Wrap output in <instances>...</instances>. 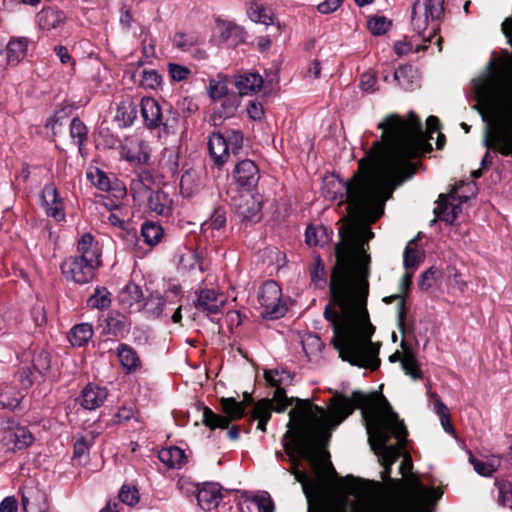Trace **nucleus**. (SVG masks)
<instances>
[{"mask_svg": "<svg viewBox=\"0 0 512 512\" xmlns=\"http://www.w3.org/2000/svg\"><path fill=\"white\" fill-rule=\"evenodd\" d=\"M119 302L126 308L139 304L143 294L141 288L135 283H128L119 293Z\"/></svg>", "mask_w": 512, "mask_h": 512, "instance_id": "38", "label": "nucleus"}, {"mask_svg": "<svg viewBox=\"0 0 512 512\" xmlns=\"http://www.w3.org/2000/svg\"><path fill=\"white\" fill-rule=\"evenodd\" d=\"M380 140L372 143L358 161L353 177L337 184L344 189L340 202L348 204L352 217L376 222L384 213L386 201L394 190L411 179L417 171L414 159L432 151L420 119L410 112L408 118L388 115L378 124Z\"/></svg>", "mask_w": 512, "mask_h": 512, "instance_id": "3", "label": "nucleus"}, {"mask_svg": "<svg viewBox=\"0 0 512 512\" xmlns=\"http://www.w3.org/2000/svg\"><path fill=\"white\" fill-rule=\"evenodd\" d=\"M70 136L73 140H76L79 152L83 154V144L87 139V127L79 118L72 119L70 124Z\"/></svg>", "mask_w": 512, "mask_h": 512, "instance_id": "42", "label": "nucleus"}, {"mask_svg": "<svg viewBox=\"0 0 512 512\" xmlns=\"http://www.w3.org/2000/svg\"><path fill=\"white\" fill-rule=\"evenodd\" d=\"M111 304V293L105 287H97L88 298L87 305L99 310L106 309Z\"/></svg>", "mask_w": 512, "mask_h": 512, "instance_id": "40", "label": "nucleus"}, {"mask_svg": "<svg viewBox=\"0 0 512 512\" xmlns=\"http://www.w3.org/2000/svg\"><path fill=\"white\" fill-rule=\"evenodd\" d=\"M495 486L498 489V504L512 508V484L507 480H496Z\"/></svg>", "mask_w": 512, "mask_h": 512, "instance_id": "44", "label": "nucleus"}, {"mask_svg": "<svg viewBox=\"0 0 512 512\" xmlns=\"http://www.w3.org/2000/svg\"><path fill=\"white\" fill-rule=\"evenodd\" d=\"M445 0H417L412 7L411 23L424 42L436 37Z\"/></svg>", "mask_w": 512, "mask_h": 512, "instance_id": "7", "label": "nucleus"}, {"mask_svg": "<svg viewBox=\"0 0 512 512\" xmlns=\"http://www.w3.org/2000/svg\"><path fill=\"white\" fill-rule=\"evenodd\" d=\"M435 274L436 270L432 267L422 273L418 282L420 289L428 290L430 287H432L435 281Z\"/></svg>", "mask_w": 512, "mask_h": 512, "instance_id": "63", "label": "nucleus"}, {"mask_svg": "<svg viewBox=\"0 0 512 512\" xmlns=\"http://www.w3.org/2000/svg\"><path fill=\"white\" fill-rule=\"evenodd\" d=\"M177 487L183 494H185L187 496L192 495V494L197 495L198 490L200 489V487H198V485H196L184 478H180L178 480Z\"/></svg>", "mask_w": 512, "mask_h": 512, "instance_id": "64", "label": "nucleus"}, {"mask_svg": "<svg viewBox=\"0 0 512 512\" xmlns=\"http://www.w3.org/2000/svg\"><path fill=\"white\" fill-rule=\"evenodd\" d=\"M474 108L478 111V113L480 114L482 121L484 123L483 133H482V144L486 148V152L481 160V168L488 169L493 164L492 153L499 154V151L488 147V145L486 144L487 143L486 142L487 135L491 131V129L494 127L495 124L497 125V124L501 123L502 120L505 119L504 116L505 117L509 116V114L508 113H503L502 115L497 114L483 106H480L477 103L475 104Z\"/></svg>", "mask_w": 512, "mask_h": 512, "instance_id": "12", "label": "nucleus"}, {"mask_svg": "<svg viewBox=\"0 0 512 512\" xmlns=\"http://www.w3.org/2000/svg\"><path fill=\"white\" fill-rule=\"evenodd\" d=\"M460 211V203L453 195L441 194L434 209V214L440 220L452 224Z\"/></svg>", "mask_w": 512, "mask_h": 512, "instance_id": "23", "label": "nucleus"}, {"mask_svg": "<svg viewBox=\"0 0 512 512\" xmlns=\"http://www.w3.org/2000/svg\"><path fill=\"white\" fill-rule=\"evenodd\" d=\"M141 236L145 243L150 246L158 244L163 237V229L159 224L154 222H145L141 227Z\"/></svg>", "mask_w": 512, "mask_h": 512, "instance_id": "39", "label": "nucleus"}, {"mask_svg": "<svg viewBox=\"0 0 512 512\" xmlns=\"http://www.w3.org/2000/svg\"><path fill=\"white\" fill-rule=\"evenodd\" d=\"M226 141L228 143V149L232 150V153L237 155L243 146V134L238 130H231L228 132Z\"/></svg>", "mask_w": 512, "mask_h": 512, "instance_id": "56", "label": "nucleus"}, {"mask_svg": "<svg viewBox=\"0 0 512 512\" xmlns=\"http://www.w3.org/2000/svg\"><path fill=\"white\" fill-rule=\"evenodd\" d=\"M119 500L128 506H134L139 502V492L136 487L123 485L119 492Z\"/></svg>", "mask_w": 512, "mask_h": 512, "instance_id": "53", "label": "nucleus"}, {"mask_svg": "<svg viewBox=\"0 0 512 512\" xmlns=\"http://www.w3.org/2000/svg\"><path fill=\"white\" fill-rule=\"evenodd\" d=\"M181 289L179 286L169 288L163 295L159 293H152L143 304V310L148 317L160 318L167 315L168 311L174 309L171 316L173 323L181 324L182 320V305L181 302Z\"/></svg>", "mask_w": 512, "mask_h": 512, "instance_id": "8", "label": "nucleus"}, {"mask_svg": "<svg viewBox=\"0 0 512 512\" xmlns=\"http://www.w3.org/2000/svg\"><path fill=\"white\" fill-rule=\"evenodd\" d=\"M150 212L157 215L167 216L171 212L172 199L162 190L151 191L146 198L145 204Z\"/></svg>", "mask_w": 512, "mask_h": 512, "instance_id": "29", "label": "nucleus"}, {"mask_svg": "<svg viewBox=\"0 0 512 512\" xmlns=\"http://www.w3.org/2000/svg\"><path fill=\"white\" fill-rule=\"evenodd\" d=\"M29 39L26 37H11L6 45V63L17 66L27 56Z\"/></svg>", "mask_w": 512, "mask_h": 512, "instance_id": "27", "label": "nucleus"}, {"mask_svg": "<svg viewBox=\"0 0 512 512\" xmlns=\"http://www.w3.org/2000/svg\"><path fill=\"white\" fill-rule=\"evenodd\" d=\"M210 156L218 167H222L230 156L228 143L221 133H212L208 140Z\"/></svg>", "mask_w": 512, "mask_h": 512, "instance_id": "26", "label": "nucleus"}, {"mask_svg": "<svg viewBox=\"0 0 512 512\" xmlns=\"http://www.w3.org/2000/svg\"><path fill=\"white\" fill-rule=\"evenodd\" d=\"M276 403L273 400L264 398L255 403L251 413L252 420H258L257 428L263 432L266 431V426L271 419L272 411L275 410Z\"/></svg>", "mask_w": 512, "mask_h": 512, "instance_id": "31", "label": "nucleus"}, {"mask_svg": "<svg viewBox=\"0 0 512 512\" xmlns=\"http://www.w3.org/2000/svg\"><path fill=\"white\" fill-rule=\"evenodd\" d=\"M122 117L125 123L131 124L136 117V107L132 102H122L117 111V117Z\"/></svg>", "mask_w": 512, "mask_h": 512, "instance_id": "57", "label": "nucleus"}, {"mask_svg": "<svg viewBox=\"0 0 512 512\" xmlns=\"http://www.w3.org/2000/svg\"><path fill=\"white\" fill-rule=\"evenodd\" d=\"M506 119L495 124L487 135L486 144L489 148L499 151L502 156L512 157V112Z\"/></svg>", "mask_w": 512, "mask_h": 512, "instance_id": "11", "label": "nucleus"}, {"mask_svg": "<svg viewBox=\"0 0 512 512\" xmlns=\"http://www.w3.org/2000/svg\"><path fill=\"white\" fill-rule=\"evenodd\" d=\"M3 441L13 450H22L33 443L34 437L27 427L16 425L4 432Z\"/></svg>", "mask_w": 512, "mask_h": 512, "instance_id": "19", "label": "nucleus"}, {"mask_svg": "<svg viewBox=\"0 0 512 512\" xmlns=\"http://www.w3.org/2000/svg\"><path fill=\"white\" fill-rule=\"evenodd\" d=\"M101 264L98 242L90 233H85L77 242L76 253L66 257L60 269L67 281L83 285L94 279Z\"/></svg>", "mask_w": 512, "mask_h": 512, "instance_id": "6", "label": "nucleus"}, {"mask_svg": "<svg viewBox=\"0 0 512 512\" xmlns=\"http://www.w3.org/2000/svg\"><path fill=\"white\" fill-rule=\"evenodd\" d=\"M393 299H397L399 300L398 301V305H397V322H398V328L399 330L405 334L407 332H410L412 331V328L409 327L407 324H406V315H407V309H406V306H405V300L402 296L400 295H395V296H391L389 298H386L385 301L387 303L391 302Z\"/></svg>", "mask_w": 512, "mask_h": 512, "instance_id": "47", "label": "nucleus"}, {"mask_svg": "<svg viewBox=\"0 0 512 512\" xmlns=\"http://www.w3.org/2000/svg\"><path fill=\"white\" fill-rule=\"evenodd\" d=\"M162 81L161 75L156 70H143L142 71V78H141V85L150 88L155 89L158 86H160Z\"/></svg>", "mask_w": 512, "mask_h": 512, "instance_id": "54", "label": "nucleus"}, {"mask_svg": "<svg viewBox=\"0 0 512 512\" xmlns=\"http://www.w3.org/2000/svg\"><path fill=\"white\" fill-rule=\"evenodd\" d=\"M161 127L166 133H175L178 128L180 117L179 113L171 106L167 105L162 115Z\"/></svg>", "mask_w": 512, "mask_h": 512, "instance_id": "46", "label": "nucleus"}, {"mask_svg": "<svg viewBox=\"0 0 512 512\" xmlns=\"http://www.w3.org/2000/svg\"><path fill=\"white\" fill-rule=\"evenodd\" d=\"M23 396L13 386L0 385V409L14 410L19 404Z\"/></svg>", "mask_w": 512, "mask_h": 512, "instance_id": "36", "label": "nucleus"}, {"mask_svg": "<svg viewBox=\"0 0 512 512\" xmlns=\"http://www.w3.org/2000/svg\"><path fill=\"white\" fill-rule=\"evenodd\" d=\"M107 389L94 384H88L78 398L80 405L87 410L100 407L107 398Z\"/></svg>", "mask_w": 512, "mask_h": 512, "instance_id": "25", "label": "nucleus"}, {"mask_svg": "<svg viewBox=\"0 0 512 512\" xmlns=\"http://www.w3.org/2000/svg\"><path fill=\"white\" fill-rule=\"evenodd\" d=\"M65 15L62 11L55 8H43L37 14V22L41 29H56L64 23Z\"/></svg>", "mask_w": 512, "mask_h": 512, "instance_id": "32", "label": "nucleus"}, {"mask_svg": "<svg viewBox=\"0 0 512 512\" xmlns=\"http://www.w3.org/2000/svg\"><path fill=\"white\" fill-rule=\"evenodd\" d=\"M226 224V212L224 208L217 207L214 209L210 219L202 224V230L208 229L219 230Z\"/></svg>", "mask_w": 512, "mask_h": 512, "instance_id": "49", "label": "nucleus"}, {"mask_svg": "<svg viewBox=\"0 0 512 512\" xmlns=\"http://www.w3.org/2000/svg\"><path fill=\"white\" fill-rule=\"evenodd\" d=\"M117 356L123 370L127 374L135 373L141 369V360L137 352L131 346L124 343L119 344Z\"/></svg>", "mask_w": 512, "mask_h": 512, "instance_id": "30", "label": "nucleus"}, {"mask_svg": "<svg viewBox=\"0 0 512 512\" xmlns=\"http://www.w3.org/2000/svg\"><path fill=\"white\" fill-rule=\"evenodd\" d=\"M93 336V328L91 324L81 323L75 325L69 332L68 339L73 346L86 345Z\"/></svg>", "mask_w": 512, "mask_h": 512, "instance_id": "37", "label": "nucleus"}, {"mask_svg": "<svg viewBox=\"0 0 512 512\" xmlns=\"http://www.w3.org/2000/svg\"><path fill=\"white\" fill-rule=\"evenodd\" d=\"M251 502L258 512H274V503L267 493L255 496Z\"/></svg>", "mask_w": 512, "mask_h": 512, "instance_id": "58", "label": "nucleus"}, {"mask_svg": "<svg viewBox=\"0 0 512 512\" xmlns=\"http://www.w3.org/2000/svg\"><path fill=\"white\" fill-rule=\"evenodd\" d=\"M258 300L264 309V317L277 319L285 314L286 308L281 302V288L275 281H267L261 286Z\"/></svg>", "mask_w": 512, "mask_h": 512, "instance_id": "10", "label": "nucleus"}, {"mask_svg": "<svg viewBox=\"0 0 512 512\" xmlns=\"http://www.w3.org/2000/svg\"><path fill=\"white\" fill-rule=\"evenodd\" d=\"M233 84L238 90V95H251L260 91L263 86V78L258 73L241 72L234 77Z\"/></svg>", "mask_w": 512, "mask_h": 512, "instance_id": "24", "label": "nucleus"}, {"mask_svg": "<svg viewBox=\"0 0 512 512\" xmlns=\"http://www.w3.org/2000/svg\"><path fill=\"white\" fill-rule=\"evenodd\" d=\"M332 232L325 226H308L305 232V241L309 246H324L331 240Z\"/></svg>", "mask_w": 512, "mask_h": 512, "instance_id": "35", "label": "nucleus"}, {"mask_svg": "<svg viewBox=\"0 0 512 512\" xmlns=\"http://www.w3.org/2000/svg\"><path fill=\"white\" fill-rule=\"evenodd\" d=\"M391 25L392 22L384 16H374L368 20V28L375 36L385 34Z\"/></svg>", "mask_w": 512, "mask_h": 512, "instance_id": "50", "label": "nucleus"}, {"mask_svg": "<svg viewBox=\"0 0 512 512\" xmlns=\"http://www.w3.org/2000/svg\"><path fill=\"white\" fill-rule=\"evenodd\" d=\"M233 177L238 185L250 189L257 185L260 179V171L254 161L244 159L235 165Z\"/></svg>", "mask_w": 512, "mask_h": 512, "instance_id": "14", "label": "nucleus"}, {"mask_svg": "<svg viewBox=\"0 0 512 512\" xmlns=\"http://www.w3.org/2000/svg\"><path fill=\"white\" fill-rule=\"evenodd\" d=\"M108 333L114 336H123L127 332L126 319L123 315L118 313L109 314L106 319Z\"/></svg>", "mask_w": 512, "mask_h": 512, "instance_id": "45", "label": "nucleus"}, {"mask_svg": "<svg viewBox=\"0 0 512 512\" xmlns=\"http://www.w3.org/2000/svg\"><path fill=\"white\" fill-rule=\"evenodd\" d=\"M155 180L152 173L148 170H141L130 182V193L134 202L139 206L145 204L146 198L152 191Z\"/></svg>", "mask_w": 512, "mask_h": 512, "instance_id": "15", "label": "nucleus"}, {"mask_svg": "<svg viewBox=\"0 0 512 512\" xmlns=\"http://www.w3.org/2000/svg\"><path fill=\"white\" fill-rule=\"evenodd\" d=\"M208 94L214 102L221 100L229 94L227 84L221 80L211 79L209 81Z\"/></svg>", "mask_w": 512, "mask_h": 512, "instance_id": "51", "label": "nucleus"}, {"mask_svg": "<svg viewBox=\"0 0 512 512\" xmlns=\"http://www.w3.org/2000/svg\"><path fill=\"white\" fill-rule=\"evenodd\" d=\"M221 100L220 107L210 117V122L214 126L219 125L223 119L234 116L240 106V96L236 93H229Z\"/></svg>", "mask_w": 512, "mask_h": 512, "instance_id": "28", "label": "nucleus"}, {"mask_svg": "<svg viewBox=\"0 0 512 512\" xmlns=\"http://www.w3.org/2000/svg\"><path fill=\"white\" fill-rule=\"evenodd\" d=\"M310 277L317 288H322L326 284L325 267L320 256L315 258V262L310 268Z\"/></svg>", "mask_w": 512, "mask_h": 512, "instance_id": "48", "label": "nucleus"}, {"mask_svg": "<svg viewBox=\"0 0 512 512\" xmlns=\"http://www.w3.org/2000/svg\"><path fill=\"white\" fill-rule=\"evenodd\" d=\"M146 143L138 137H127L121 145V155L129 162L146 163L150 157Z\"/></svg>", "mask_w": 512, "mask_h": 512, "instance_id": "18", "label": "nucleus"}, {"mask_svg": "<svg viewBox=\"0 0 512 512\" xmlns=\"http://www.w3.org/2000/svg\"><path fill=\"white\" fill-rule=\"evenodd\" d=\"M284 373V371L280 372L277 369L265 370L264 378L270 386L276 388L274 391L273 398L271 399L273 400V403H276V412H284L287 409V407L293 404L294 401L296 402L295 407L291 409V411L289 412V429L283 435L282 444L285 453L290 457L291 468L289 472L295 477V480L301 484L305 496L307 497L308 501H310L313 496H316L319 493V485L316 481L309 479L307 474L299 469L300 461L296 457V454L300 456V451L296 447V442L293 436H286V434L289 431L296 432L298 430L299 414L297 413L293 415L294 417L292 418V413L298 407L302 406L303 402L309 403L308 405L309 407H311V416H320V412L314 408L316 405L312 404L309 400H302L293 397L288 398L286 396L285 389L280 386L282 383V374Z\"/></svg>", "mask_w": 512, "mask_h": 512, "instance_id": "5", "label": "nucleus"}, {"mask_svg": "<svg viewBox=\"0 0 512 512\" xmlns=\"http://www.w3.org/2000/svg\"><path fill=\"white\" fill-rule=\"evenodd\" d=\"M158 458L163 464L172 469L181 468L187 461L184 450L176 446L161 449Z\"/></svg>", "mask_w": 512, "mask_h": 512, "instance_id": "34", "label": "nucleus"}, {"mask_svg": "<svg viewBox=\"0 0 512 512\" xmlns=\"http://www.w3.org/2000/svg\"><path fill=\"white\" fill-rule=\"evenodd\" d=\"M93 442V438L81 437L74 444V458L80 459L89 452V448Z\"/></svg>", "mask_w": 512, "mask_h": 512, "instance_id": "60", "label": "nucleus"}, {"mask_svg": "<svg viewBox=\"0 0 512 512\" xmlns=\"http://www.w3.org/2000/svg\"><path fill=\"white\" fill-rule=\"evenodd\" d=\"M225 305V298L214 289H202L199 291L194 306L197 310L210 314L221 312Z\"/></svg>", "mask_w": 512, "mask_h": 512, "instance_id": "17", "label": "nucleus"}, {"mask_svg": "<svg viewBox=\"0 0 512 512\" xmlns=\"http://www.w3.org/2000/svg\"><path fill=\"white\" fill-rule=\"evenodd\" d=\"M401 346L403 348V357L401 359V367L403 371L413 380H421L423 378V372L415 354L406 346L404 341L401 342Z\"/></svg>", "mask_w": 512, "mask_h": 512, "instance_id": "33", "label": "nucleus"}, {"mask_svg": "<svg viewBox=\"0 0 512 512\" xmlns=\"http://www.w3.org/2000/svg\"><path fill=\"white\" fill-rule=\"evenodd\" d=\"M88 177L90 178L93 185L102 191H108L111 188L108 176L105 174V172L99 169H95L94 172L88 173Z\"/></svg>", "mask_w": 512, "mask_h": 512, "instance_id": "55", "label": "nucleus"}, {"mask_svg": "<svg viewBox=\"0 0 512 512\" xmlns=\"http://www.w3.org/2000/svg\"><path fill=\"white\" fill-rule=\"evenodd\" d=\"M476 103L497 114L512 112V53L493 52L483 71L471 80Z\"/></svg>", "mask_w": 512, "mask_h": 512, "instance_id": "4", "label": "nucleus"}, {"mask_svg": "<svg viewBox=\"0 0 512 512\" xmlns=\"http://www.w3.org/2000/svg\"><path fill=\"white\" fill-rule=\"evenodd\" d=\"M423 257L421 253L416 248V243L414 240H411L404 251V267L406 269H416L419 264L422 262Z\"/></svg>", "mask_w": 512, "mask_h": 512, "instance_id": "43", "label": "nucleus"}, {"mask_svg": "<svg viewBox=\"0 0 512 512\" xmlns=\"http://www.w3.org/2000/svg\"><path fill=\"white\" fill-rule=\"evenodd\" d=\"M168 71L174 81H183L190 74V70L187 67L175 63L168 65Z\"/></svg>", "mask_w": 512, "mask_h": 512, "instance_id": "61", "label": "nucleus"}, {"mask_svg": "<svg viewBox=\"0 0 512 512\" xmlns=\"http://www.w3.org/2000/svg\"><path fill=\"white\" fill-rule=\"evenodd\" d=\"M31 363H32L33 370L36 373L43 376L50 369V364H51L50 354L43 349L35 351L32 356Z\"/></svg>", "mask_w": 512, "mask_h": 512, "instance_id": "41", "label": "nucleus"}, {"mask_svg": "<svg viewBox=\"0 0 512 512\" xmlns=\"http://www.w3.org/2000/svg\"><path fill=\"white\" fill-rule=\"evenodd\" d=\"M339 237L324 317L333 327L331 343L342 360L374 371L380 366L379 345L371 341L375 327L366 307L370 256L365 249L374 233L368 226L347 224L339 229Z\"/></svg>", "mask_w": 512, "mask_h": 512, "instance_id": "2", "label": "nucleus"}, {"mask_svg": "<svg viewBox=\"0 0 512 512\" xmlns=\"http://www.w3.org/2000/svg\"><path fill=\"white\" fill-rule=\"evenodd\" d=\"M141 115L148 129L161 127L164 110L160 104L151 97H144L141 100Z\"/></svg>", "mask_w": 512, "mask_h": 512, "instance_id": "22", "label": "nucleus"}, {"mask_svg": "<svg viewBox=\"0 0 512 512\" xmlns=\"http://www.w3.org/2000/svg\"><path fill=\"white\" fill-rule=\"evenodd\" d=\"M220 405L225 415L216 414L209 407H204L203 409L202 422L212 430L228 428L232 420L240 419L244 416L246 408L244 402H238L232 397L221 398Z\"/></svg>", "mask_w": 512, "mask_h": 512, "instance_id": "9", "label": "nucleus"}, {"mask_svg": "<svg viewBox=\"0 0 512 512\" xmlns=\"http://www.w3.org/2000/svg\"><path fill=\"white\" fill-rule=\"evenodd\" d=\"M235 210L242 221L257 222L261 218V203L251 195L236 200Z\"/></svg>", "mask_w": 512, "mask_h": 512, "instance_id": "21", "label": "nucleus"}, {"mask_svg": "<svg viewBox=\"0 0 512 512\" xmlns=\"http://www.w3.org/2000/svg\"><path fill=\"white\" fill-rule=\"evenodd\" d=\"M41 199L48 216L57 221H61L65 218L64 203L54 184L49 183L44 186Z\"/></svg>", "mask_w": 512, "mask_h": 512, "instance_id": "16", "label": "nucleus"}, {"mask_svg": "<svg viewBox=\"0 0 512 512\" xmlns=\"http://www.w3.org/2000/svg\"><path fill=\"white\" fill-rule=\"evenodd\" d=\"M411 485L417 496L426 501H430L432 498L433 501H437L441 497V494H438L434 489L426 488L417 478L411 479Z\"/></svg>", "mask_w": 512, "mask_h": 512, "instance_id": "52", "label": "nucleus"}, {"mask_svg": "<svg viewBox=\"0 0 512 512\" xmlns=\"http://www.w3.org/2000/svg\"><path fill=\"white\" fill-rule=\"evenodd\" d=\"M22 508L24 512H47V495L38 486L27 485L22 490Z\"/></svg>", "mask_w": 512, "mask_h": 512, "instance_id": "13", "label": "nucleus"}, {"mask_svg": "<svg viewBox=\"0 0 512 512\" xmlns=\"http://www.w3.org/2000/svg\"><path fill=\"white\" fill-rule=\"evenodd\" d=\"M222 500L221 486L215 482L203 483L197 493L198 505L205 511H210Z\"/></svg>", "mask_w": 512, "mask_h": 512, "instance_id": "20", "label": "nucleus"}, {"mask_svg": "<svg viewBox=\"0 0 512 512\" xmlns=\"http://www.w3.org/2000/svg\"><path fill=\"white\" fill-rule=\"evenodd\" d=\"M18 380L23 388H30L35 381V371L30 367L21 368L18 372Z\"/></svg>", "mask_w": 512, "mask_h": 512, "instance_id": "62", "label": "nucleus"}, {"mask_svg": "<svg viewBox=\"0 0 512 512\" xmlns=\"http://www.w3.org/2000/svg\"><path fill=\"white\" fill-rule=\"evenodd\" d=\"M377 397V393L367 395L361 391L352 392L351 397L337 394L332 398L330 414L320 406L314 407L320 412V416H311L309 403L303 402L302 406L292 413L299 414L298 430L289 431L286 436H293L300 457L309 461L314 473L323 478L335 473V470L329 460V453L321 448L318 430L334 429L356 408L361 409L371 448L379 456L384 467L381 478L390 491V497L376 504L353 501L349 505V512H411V500L407 496L405 482L391 478L392 465L405 448L408 431L387 399L381 396L377 400Z\"/></svg>", "mask_w": 512, "mask_h": 512, "instance_id": "1", "label": "nucleus"}, {"mask_svg": "<svg viewBox=\"0 0 512 512\" xmlns=\"http://www.w3.org/2000/svg\"><path fill=\"white\" fill-rule=\"evenodd\" d=\"M174 45L182 51H188L196 43V38L185 33H176L173 39Z\"/></svg>", "mask_w": 512, "mask_h": 512, "instance_id": "59", "label": "nucleus"}]
</instances>
